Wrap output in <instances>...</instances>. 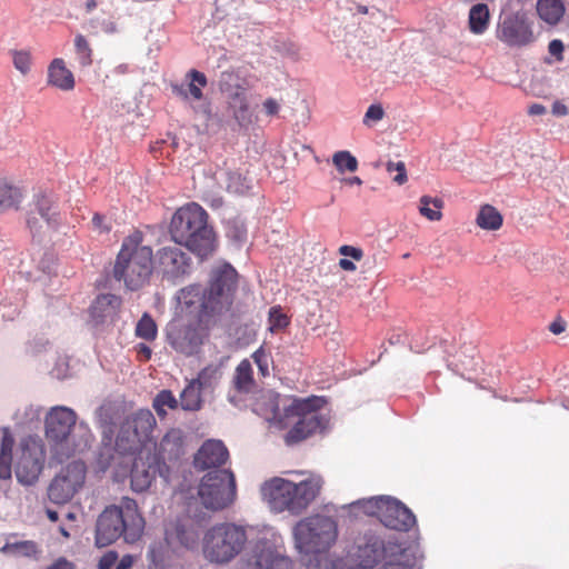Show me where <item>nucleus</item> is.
<instances>
[{
	"label": "nucleus",
	"mask_w": 569,
	"mask_h": 569,
	"mask_svg": "<svg viewBox=\"0 0 569 569\" xmlns=\"http://www.w3.org/2000/svg\"><path fill=\"white\" fill-rule=\"evenodd\" d=\"M549 330L553 335H560L566 330V321L562 318H557L549 325Z\"/></svg>",
	"instance_id": "4d7b16f0"
},
{
	"label": "nucleus",
	"mask_w": 569,
	"mask_h": 569,
	"mask_svg": "<svg viewBox=\"0 0 569 569\" xmlns=\"http://www.w3.org/2000/svg\"><path fill=\"white\" fill-rule=\"evenodd\" d=\"M37 214L51 228H56L60 223V212L57 202L52 197L40 193L34 199L33 209H31L27 223L32 232H38L41 224Z\"/></svg>",
	"instance_id": "a211bd4d"
},
{
	"label": "nucleus",
	"mask_w": 569,
	"mask_h": 569,
	"mask_svg": "<svg viewBox=\"0 0 569 569\" xmlns=\"http://www.w3.org/2000/svg\"><path fill=\"white\" fill-rule=\"evenodd\" d=\"M297 549L303 553L327 551L337 539V523L330 517L316 515L300 520L293 528Z\"/></svg>",
	"instance_id": "1a4fd4ad"
},
{
	"label": "nucleus",
	"mask_w": 569,
	"mask_h": 569,
	"mask_svg": "<svg viewBox=\"0 0 569 569\" xmlns=\"http://www.w3.org/2000/svg\"><path fill=\"white\" fill-rule=\"evenodd\" d=\"M77 413L64 406L52 407L44 418V437L52 457L62 462L90 448L92 435L77 427Z\"/></svg>",
	"instance_id": "7ed1b4c3"
},
{
	"label": "nucleus",
	"mask_w": 569,
	"mask_h": 569,
	"mask_svg": "<svg viewBox=\"0 0 569 569\" xmlns=\"http://www.w3.org/2000/svg\"><path fill=\"white\" fill-rule=\"evenodd\" d=\"M361 505L366 513L377 517L387 528L408 531L416 525L412 511L395 498L372 497Z\"/></svg>",
	"instance_id": "ddd939ff"
},
{
	"label": "nucleus",
	"mask_w": 569,
	"mask_h": 569,
	"mask_svg": "<svg viewBox=\"0 0 569 569\" xmlns=\"http://www.w3.org/2000/svg\"><path fill=\"white\" fill-rule=\"evenodd\" d=\"M207 220L208 214L202 207L189 203L173 214L170 234L176 243L186 246L200 258H206L216 248L214 233Z\"/></svg>",
	"instance_id": "423d86ee"
},
{
	"label": "nucleus",
	"mask_w": 569,
	"mask_h": 569,
	"mask_svg": "<svg viewBox=\"0 0 569 569\" xmlns=\"http://www.w3.org/2000/svg\"><path fill=\"white\" fill-rule=\"evenodd\" d=\"M228 233L237 241H243L247 237V229L243 223L233 222L229 227Z\"/></svg>",
	"instance_id": "3c124183"
},
{
	"label": "nucleus",
	"mask_w": 569,
	"mask_h": 569,
	"mask_svg": "<svg viewBox=\"0 0 569 569\" xmlns=\"http://www.w3.org/2000/svg\"><path fill=\"white\" fill-rule=\"evenodd\" d=\"M136 335L147 341H153L157 338L158 328L149 313H143L138 321L136 326Z\"/></svg>",
	"instance_id": "58836bf2"
},
{
	"label": "nucleus",
	"mask_w": 569,
	"mask_h": 569,
	"mask_svg": "<svg viewBox=\"0 0 569 569\" xmlns=\"http://www.w3.org/2000/svg\"><path fill=\"white\" fill-rule=\"evenodd\" d=\"M154 479V471L141 460H134L130 473L131 488L137 492L147 490Z\"/></svg>",
	"instance_id": "c85d7f7f"
},
{
	"label": "nucleus",
	"mask_w": 569,
	"mask_h": 569,
	"mask_svg": "<svg viewBox=\"0 0 569 569\" xmlns=\"http://www.w3.org/2000/svg\"><path fill=\"white\" fill-rule=\"evenodd\" d=\"M97 8V1L96 0H87L86 2V9L88 12L92 11Z\"/></svg>",
	"instance_id": "774afa93"
},
{
	"label": "nucleus",
	"mask_w": 569,
	"mask_h": 569,
	"mask_svg": "<svg viewBox=\"0 0 569 569\" xmlns=\"http://www.w3.org/2000/svg\"><path fill=\"white\" fill-rule=\"evenodd\" d=\"M229 104L233 118L240 127L247 128L253 122V114L243 87L238 86L236 91L229 96Z\"/></svg>",
	"instance_id": "4be33fe9"
},
{
	"label": "nucleus",
	"mask_w": 569,
	"mask_h": 569,
	"mask_svg": "<svg viewBox=\"0 0 569 569\" xmlns=\"http://www.w3.org/2000/svg\"><path fill=\"white\" fill-rule=\"evenodd\" d=\"M44 447L38 437L28 436L21 439L16 465V477L22 485H33L44 465Z\"/></svg>",
	"instance_id": "2eb2a0df"
},
{
	"label": "nucleus",
	"mask_w": 569,
	"mask_h": 569,
	"mask_svg": "<svg viewBox=\"0 0 569 569\" xmlns=\"http://www.w3.org/2000/svg\"><path fill=\"white\" fill-rule=\"evenodd\" d=\"M233 385L239 392L248 393L253 389V372L251 363L248 359H243L237 366L233 377Z\"/></svg>",
	"instance_id": "2f4dec72"
},
{
	"label": "nucleus",
	"mask_w": 569,
	"mask_h": 569,
	"mask_svg": "<svg viewBox=\"0 0 569 569\" xmlns=\"http://www.w3.org/2000/svg\"><path fill=\"white\" fill-rule=\"evenodd\" d=\"M529 113L532 116H540L546 113V107L540 103H535L529 108Z\"/></svg>",
	"instance_id": "e2e57ef3"
},
{
	"label": "nucleus",
	"mask_w": 569,
	"mask_h": 569,
	"mask_svg": "<svg viewBox=\"0 0 569 569\" xmlns=\"http://www.w3.org/2000/svg\"><path fill=\"white\" fill-rule=\"evenodd\" d=\"M349 561L359 569H421L418 547L405 546L395 539L383 540L365 535L349 551Z\"/></svg>",
	"instance_id": "f03ea898"
},
{
	"label": "nucleus",
	"mask_w": 569,
	"mask_h": 569,
	"mask_svg": "<svg viewBox=\"0 0 569 569\" xmlns=\"http://www.w3.org/2000/svg\"><path fill=\"white\" fill-rule=\"evenodd\" d=\"M158 268L168 279H177L189 273L190 257L177 246H167L157 252Z\"/></svg>",
	"instance_id": "f3484780"
},
{
	"label": "nucleus",
	"mask_w": 569,
	"mask_h": 569,
	"mask_svg": "<svg viewBox=\"0 0 569 569\" xmlns=\"http://www.w3.org/2000/svg\"><path fill=\"white\" fill-rule=\"evenodd\" d=\"M157 426L156 418L149 409H140L129 416L121 425L116 439V447L123 453H134L152 439Z\"/></svg>",
	"instance_id": "f8f14e48"
},
{
	"label": "nucleus",
	"mask_w": 569,
	"mask_h": 569,
	"mask_svg": "<svg viewBox=\"0 0 569 569\" xmlns=\"http://www.w3.org/2000/svg\"><path fill=\"white\" fill-rule=\"evenodd\" d=\"M133 558L130 555L123 556L116 569H129L132 567Z\"/></svg>",
	"instance_id": "052dcab7"
},
{
	"label": "nucleus",
	"mask_w": 569,
	"mask_h": 569,
	"mask_svg": "<svg viewBox=\"0 0 569 569\" xmlns=\"http://www.w3.org/2000/svg\"><path fill=\"white\" fill-rule=\"evenodd\" d=\"M332 163L341 173L345 171L355 172L358 169V160L349 151H337L332 156Z\"/></svg>",
	"instance_id": "a19ab883"
},
{
	"label": "nucleus",
	"mask_w": 569,
	"mask_h": 569,
	"mask_svg": "<svg viewBox=\"0 0 569 569\" xmlns=\"http://www.w3.org/2000/svg\"><path fill=\"white\" fill-rule=\"evenodd\" d=\"M252 359L261 375L263 377L268 376L270 355L263 349V347H260L252 353Z\"/></svg>",
	"instance_id": "a18cd8bd"
},
{
	"label": "nucleus",
	"mask_w": 569,
	"mask_h": 569,
	"mask_svg": "<svg viewBox=\"0 0 569 569\" xmlns=\"http://www.w3.org/2000/svg\"><path fill=\"white\" fill-rule=\"evenodd\" d=\"M322 487L320 477H309L300 482L273 477L260 487L262 500L274 512L289 511L300 515L318 497Z\"/></svg>",
	"instance_id": "39448f33"
},
{
	"label": "nucleus",
	"mask_w": 569,
	"mask_h": 569,
	"mask_svg": "<svg viewBox=\"0 0 569 569\" xmlns=\"http://www.w3.org/2000/svg\"><path fill=\"white\" fill-rule=\"evenodd\" d=\"M12 63L14 68L22 74L27 76L31 71L32 54L29 50H12Z\"/></svg>",
	"instance_id": "79ce46f5"
},
{
	"label": "nucleus",
	"mask_w": 569,
	"mask_h": 569,
	"mask_svg": "<svg viewBox=\"0 0 569 569\" xmlns=\"http://www.w3.org/2000/svg\"><path fill=\"white\" fill-rule=\"evenodd\" d=\"M137 356L140 361H148L151 358L152 351L146 343H138L136 347Z\"/></svg>",
	"instance_id": "6e6d98bb"
},
{
	"label": "nucleus",
	"mask_w": 569,
	"mask_h": 569,
	"mask_svg": "<svg viewBox=\"0 0 569 569\" xmlns=\"http://www.w3.org/2000/svg\"><path fill=\"white\" fill-rule=\"evenodd\" d=\"M152 249L142 244V233L134 231L122 241L112 269L113 278L123 281L130 290L140 289L152 273Z\"/></svg>",
	"instance_id": "0eeeda50"
},
{
	"label": "nucleus",
	"mask_w": 569,
	"mask_h": 569,
	"mask_svg": "<svg viewBox=\"0 0 569 569\" xmlns=\"http://www.w3.org/2000/svg\"><path fill=\"white\" fill-rule=\"evenodd\" d=\"M92 224L94 230L100 233H108L111 230V223L107 222V218L100 213H94L92 217Z\"/></svg>",
	"instance_id": "8fccbe9b"
},
{
	"label": "nucleus",
	"mask_w": 569,
	"mask_h": 569,
	"mask_svg": "<svg viewBox=\"0 0 569 569\" xmlns=\"http://www.w3.org/2000/svg\"><path fill=\"white\" fill-rule=\"evenodd\" d=\"M186 78L189 80L188 87L173 86V92L183 100H188L189 98H192L193 100H201L203 97L202 89L208 83L206 74L196 69H191L187 73Z\"/></svg>",
	"instance_id": "5701e85b"
},
{
	"label": "nucleus",
	"mask_w": 569,
	"mask_h": 569,
	"mask_svg": "<svg viewBox=\"0 0 569 569\" xmlns=\"http://www.w3.org/2000/svg\"><path fill=\"white\" fill-rule=\"evenodd\" d=\"M490 23V11L486 3H477L469 10L468 27L471 33L482 34Z\"/></svg>",
	"instance_id": "cd10ccee"
},
{
	"label": "nucleus",
	"mask_w": 569,
	"mask_h": 569,
	"mask_svg": "<svg viewBox=\"0 0 569 569\" xmlns=\"http://www.w3.org/2000/svg\"><path fill=\"white\" fill-rule=\"evenodd\" d=\"M476 223L483 230L496 231L501 228L503 218L497 208L491 204H483L479 209Z\"/></svg>",
	"instance_id": "c756f323"
},
{
	"label": "nucleus",
	"mask_w": 569,
	"mask_h": 569,
	"mask_svg": "<svg viewBox=\"0 0 569 569\" xmlns=\"http://www.w3.org/2000/svg\"><path fill=\"white\" fill-rule=\"evenodd\" d=\"M251 569H292V561L270 551L260 553Z\"/></svg>",
	"instance_id": "473e14b6"
},
{
	"label": "nucleus",
	"mask_w": 569,
	"mask_h": 569,
	"mask_svg": "<svg viewBox=\"0 0 569 569\" xmlns=\"http://www.w3.org/2000/svg\"><path fill=\"white\" fill-rule=\"evenodd\" d=\"M563 43L559 39H553L549 42L548 50L549 53L557 58V60L561 61L563 59L562 52H563Z\"/></svg>",
	"instance_id": "864d4df0"
},
{
	"label": "nucleus",
	"mask_w": 569,
	"mask_h": 569,
	"mask_svg": "<svg viewBox=\"0 0 569 569\" xmlns=\"http://www.w3.org/2000/svg\"><path fill=\"white\" fill-rule=\"evenodd\" d=\"M201 405V388L191 380L180 395V406L183 410L197 411Z\"/></svg>",
	"instance_id": "f704fd0d"
},
{
	"label": "nucleus",
	"mask_w": 569,
	"mask_h": 569,
	"mask_svg": "<svg viewBox=\"0 0 569 569\" xmlns=\"http://www.w3.org/2000/svg\"><path fill=\"white\" fill-rule=\"evenodd\" d=\"M248 542L247 528L234 522L211 526L202 537V555L216 565H226L237 558Z\"/></svg>",
	"instance_id": "6e6552de"
},
{
	"label": "nucleus",
	"mask_w": 569,
	"mask_h": 569,
	"mask_svg": "<svg viewBox=\"0 0 569 569\" xmlns=\"http://www.w3.org/2000/svg\"><path fill=\"white\" fill-rule=\"evenodd\" d=\"M443 206L441 198L422 196L419 200V213L430 221H439L442 218Z\"/></svg>",
	"instance_id": "72a5a7b5"
},
{
	"label": "nucleus",
	"mask_w": 569,
	"mask_h": 569,
	"mask_svg": "<svg viewBox=\"0 0 569 569\" xmlns=\"http://www.w3.org/2000/svg\"><path fill=\"white\" fill-rule=\"evenodd\" d=\"M179 401L170 390H161L153 399L152 406L159 417L163 418L167 415L166 407L169 409H177Z\"/></svg>",
	"instance_id": "4c0bfd02"
},
{
	"label": "nucleus",
	"mask_w": 569,
	"mask_h": 569,
	"mask_svg": "<svg viewBox=\"0 0 569 569\" xmlns=\"http://www.w3.org/2000/svg\"><path fill=\"white\" fill-rule=\"evenodd\" d=\"M87 467L81 460H73L63 467L49 483L47 495L51 502L64 505L83 487Z\"/></svg>",
	"instance_id": "4468645a"
},
{
	"label": "nucleus",
	"mask_w": 569,
	"mask_h": 569,
	"mask_svg": "<svg viewBox=\"0 0 569 569\" xmlns=\"http://www.w3.org/2000/svg\"><path fill=\"white\" fill-rule=\"evenodd\" d=\"M386 169H387V171L390 174L396 172V174L392 177V180L397 184L402 186L403 183L407 182L408 177H407V170H406L405 162H402V161H398V162L389 161V162H387Z\"/></svg>",
	"instance_id": "c03bdc74"
},
{
	"label": "nucleus",
	"mask_w": 569,
	"mask_h": 569,
	"mask_svg": "<svg viewBox=\"0 0 569 569\" xmlns=\"http://www.w3.org/2000/svg\"><path fill=\"white\" fill-rule=\"evenodd\" d=\"M552 113L556 116H566L568 113V108L560 101H556L552 104Z\"/></svg>",
	"instance_id": "bf43d9fd"
},
{
	"label": "nucleus",
	"mask_w": 569,
	"mask_h": 569,
	"mask_svg": "<svg viewBox=\"0 0 569 569\" xmlns=\"http://www.w3.org/2000/svg\"><path fill=\"white\" fill-rule=\"evenodd\" d=\"M120 306V297L113 293H102L93 300L90 312L94 319H104L114 315Z\"/></svg>",
	"instance_id": "a878e982"
},
{
	"label": "nucleus",
	"mask_w": 569,
	"mask_h": 569,
	"mask_svg": "<svg viewBox=\"0 0 569 569\" xmlns=\"http://www.w3.org/2000/svg\"><path fill=\"white\" fill-rule=\"evenodd\" d=\"M148 558L150 560V569H162L163 568V559H162V546L154 545L150 548L148 552Z\"/></svg>",
	"instance_id": "49530a36"
},
{
	"label": "nucleus",
	"mask_w": 569,
	"mask_h": 569,
	"mask_svg": "<svg viewBox=\"0 0 569 569\" xmlns=\"http://www.w3.org/2000/svg\"><path fill=\"white\" fill-rule=\"evenodd\" d=\"M339 267L345 271H355L357 269L356 264L347 258L339 260Z\"/></svg>",
	"instance_id": "680f3d73"
},
{
	"label": "nucleus",
	"mask_w": 569,
	"mask_h": 569,
	"mask_svg": "<svg viewBox=\"0 0 569 569\" xmlns=\"http://www.w3.org/2000/svg\"><path fill=\"white\" fill-rule=\"evenodd\" d=\"M198 539L199 533L192 525L186 526L177 522L172 527L166 529V541L168 543L177 541L181 546L192 549L197 546Z\"/></svg>",
	"instance_id": "b1692460"
},
{
	"label": "nucleus",
	"mask_w": 569,
	"mask_h": 569,
	"mask_svg": "<svg viewBox=\"0 0 569 569\" xmlns=\"http://www.w3.org/2000/svg\"><path fill=\"white\" fill-rule=\"evenodd\" d=\"M496 38L508 47H526L535 41L532 23L523 12L505 13L497 24Z\"/></svg>",
	"instance_id": "dca6fc26"
},
{
	"label": "nucleus",
	"mask_w": 569,
	"mask_h": 569,
	"mask_svg": "<svg viewBox=\"0 0 569 569\" xmlns=\"http://www.w3.org/2000/svg\"><path fill=\"white\" fill-rule=\"evenodd\" d=\"M237 286L238 273L226 263L211 270L208 287L193 283L180 289L179 303L198 319L199 325L170 322L167 329L169 345L184 356L197 353L206 337L200 325L216 322L231 310Z\"/></svg>",
	"instance_id": "f257e3e1"
},
{
	"label": "nucleus",
	"mask_w": 569,
	"mask_h": 569,
	"mask_svg": "<svg viewBox=\"0 0 569 569\" xmlns=\"http://www.w3.org/2000/svg\"><path fill=\"white\" fill-rule=\"evenodd\" d=\"M385 116L383 108L380 104H371L363 117V123L369 124L370 121H380Z\"/></svg>",
	"instance_id": "de8ad7c7"
},
{
	"label": "nucleus",
	"mask_w": 569,
	"mask_h": 569,
	"mask_svg": "<svg viewBox=\"0 0 569 569\" xmlns=\"http://www.w3.org/2000/svg\"><path fill=\"white\" fill-rule=\"evenodd\" d=\"M46 569H74V566L67 559L60 558Z\"/></svg>",
	"instance_id": "13d9d810"
},
{
	"label": "nucleus",
	"mask_w": 569,
	"mask_h": 569,
	"mask_svg": "<svg viewBox=\"0 0 569 569\" xmlns=\"http://www.w3.org/2000/svg\"><path fill=\"white\" fill-rule=\"evenodd\" d=\"M325 402L323 398L320 397L293 400L288 408V415L298 417V421L288 431L286 436L287 443L302 441L316 431L325 428L327 421L323 416L318 412V410L323 407Z\"/></svg>",
	"instance_id": "9d476101"
},
{
	"label": "nucleus",
	"mask_w": 569,
	"mask_h": 569,
	"mask_svg": "<svg viewBox=\"0 0 569 569\" xmlns=\"http://www.w3.org/2000/svg\"><path fill=\"white\" fill-rule=\"evenodd\" d=\"M269 330L274 332L284 329L289 325V318L281 310L280 306L271 307L269 310Z\"/></svg>",
	"instance_id": "37998d69"
},
{
	"label": "nucleus",
	"mask_w": 569,
	"mask_h": 569,
	"mask_svg": "<svg viewBox=\"0 0 569 569\" xmlns=\"http://www.w3.org/2000/svg\"><path fill=\"white\" fill-rule=\"evenodd\" d=\"M118 560V555L114 551H108L99 560V569H111Z\"/></svg>",
	"instance_id": "603ef678"
},
{
	"label": "nucleus",
	"mask_w": 569,
	"mask_h": 569,
	"mask_svg": "<svg viewBox=\"0 0 569 569\" xmlns=\"http://www.w3.org/2000/svg\"><path fill=\"white\" fill-rule=\"evenodd\" d=\"M14 438L8 427L0 428V478L10 479Z\"/></svg>",
	"instance_id": "393cba45"
},
{
	"label": "nucleus",
	"mask_w": 569,
	"mask_h": 569,
	"mask_svg": "<svg viewBox=\"0 0 569 569\" xmlns=\"http://www.w3.org/2000/svg\"><path fill=\"white\" fill-rule=\"evenodd\" d=\"M198 495L202 505L210 510H222L236 498V479L230 470H214L206 473L199 485Z\"/></svg>",
	"instance_id": "9b49d317"
},
{
	"label": "nucleus",
	"mask_w": 569,
	"mask_h": 569,
	"mask_svg": "<svg viewBox=\"0 0 569 569\" xmlns=\"http://www.w3.org/2000/svg\"><path fill=\"white\" fill-rule=\"evenodd\" d=\"M74 54L76 59L81 68H87L93 62V50L87 40V38L78 33L74 37Z\"/></svg>",
	"instance_id": "c9c22d12"
},
{
	"label": "nucleus",
	"mask_w": 569,
	"mask_h": 569,
	"mask_svg": "<svg viewBox=\"0 0 569 569\" xmlns=\"http://www.w3.org/2000/svg\"><path fill=\"white\" fill-rule=\"evenodd\" d=\"M339 253L343 257H350L356 261H360L363 258L362 249L349 244L341 246Z\"/></svg>",
	"instance_id": "09e8293b"
},
{
	"label": "nucleus",
	"mask_w": 569,
	"mask_h": 569,
	"mask_svg": "<svg viewBox=\"0 0 569 569\" xmlns=\"http://www.w3.org/2000/svg\"><path fill=\"white\" fill-rule=\"evenodd\" d=\"M221 377V372L217 366H208L203 368L199 373L194 381L201 390L212 389L219 381Z\"/></svg>",
	"instance_id": "ea45409f"
},
{
	"label": "nucleus",
	"mask_w": 569,
	"mask_h": 569,
	"mask_svg": "<svg viewBox=\"0 0 569 569\" xmlns=\"http://www.w3.org/2000/svg\"><path fill=\"white\" fill-rule=\"evenodd\" d=\"M0 551L3 555L32 557L38 552V549L33 541L26 540L7 542L0 548Z\"/></svg>",
	"instance_id": "e433bc0d"
},
{
	"label": "nucleus",
	"mask_w": 569,
	"mask_h": 569,
	"mask_svg": "<svg viewBox=\"0 0 569 569\" xmlns=\"http://www.w3.org/2000/svg\"><path fill=\"white\" fill-rule=\"evenodd\" d=\"M229 451L220 440H207L194 456V467L199 470L218 468L227 462Z\"/></svg>",
	"instance_id": "6ab92c4d"
},
{
	"label": "nucleus",
	"mask_w": 569,
	"mask_h": 569,
	"mask_svg": "<svg viewBox=\"0 0 569 569\" xmlns=\"http://www.w3.org/2000/svg\"><path fill=\"white\" fill-rule=\"evenodd\" d=\"M318 567L319 569H336L335 565L328 560L320 561Z\"/></svg>",
	"instance_id": "69168bd1"
},
{
	"label": "nucleus",
	"mask_w": 569,
	"mask_h": 569,
	"mask_svg": "<svg viewBox=\"0 0 569 569\" xmlns=\"http://www.w3.org/2000/svg\"><path fill=\"white\" fill-rule=\"evenodd\" d=\"M536 8L539 18L550 26L558 24L566 12L563 0H538Z\"/></svg>",
	"instance_id": "bb28decb"
},
{
	"label": "nucleus",
	"mask_w": 569,
	"mask_h": 569,
	"mask_svg": "<svg viewBox=\"0 0 569 569\" xmlns=\"http://www.w3.org/2000/svg\"><path fill=\"white\" fill-rule=\"evenodd\" d=\"M21 200V190L7 180L0 179V213L17 209Z\"/></svg>",
	"instance_id": "7c9ffc66"
},
{
	"label": "nucleus",
	"mask_w": 569,
	"mask_h": 569,
	"mask_svg": "<svg viewBox=\"0 0 569 569\" xmlns=\"http://www.w3.org/2000/svg\"><path fill=\"white\" fill-rule=\"evenodd\" d=\"M183 432L180 429H171L161 439L158 455L163 461L178 460L184 452Z\"/></svg>",
	"instance_id": "412c9836"
},
{
	"label": "nucleus",
	"mask_w": 569,
	"mask_h": 569,
	"mask_svg": "<svg viewBox=\"0 0 569 569\" xmlns=\"http://www.w3.org/2000/svg\"><path fill=\"white\" fill-rule=\"evenodd\" d=\"M47 516L51 521H57L59 519L58 512L51 509L47 510Z\"/></svg>",
	"instance_id": "338daca9"
},
{
	"label": "nucleus",
	"mask_w": 569,
	"mask_h": 569,
	"mask_svg": "<svg viewBox=\"0 0 569 569\" xmlns=\"http://www.w3.org/2000/svg\"><path fill=\"white\" fill-rule=\"evenodd\" d=\"M263 110L267 116H276L279 113L280 104L273 98H268L262 103Z\"/></svg>",
	"instance_id": "5fc2aeb1"
},
{
	"label": "nucleus",
	"mask_w": 569,
	"mask_h": 569,
	"mask_svg": "<svg viewBox=\"0 0 569 569\" xmlns=\"http://www.w3.org/2000/svg\"><path fill=\"white\" fill-rule=\"evenodd\" d=\"M47 83L61 91H71L74 89L76 80L73 73L67 68L62 58H54L49 63Z\"/></svg>",
	"instance_id": "aec40b11"
},
{
	"label": "nucleus",
	"mask_w": 569,
	"mask_h": 569,
	"mask_svg": "<svg viewBox=\"0 0 569 569\" xmlns=\"http://www.w3.org/2000/svg\"><path fill=\"white\" fill-rule=\"evenodd\" d=\"M342 181L349 186H353V184L361 186L362 184V180L357 176H353L350 178H345Z\"/></svg>",
	"instance_id": "0e129e2a"
},
{
	"label": "nucleus",
	"mask_w": 569,
	"mask_h": 569,
	"mask_svg": "<svg viewBox=\"0 0 569 569\" xmlns=\"http://www.w3.org/2000/svg\"><path fill=\"white\" fill-rule=\"evenodd\" d=\"M144 530V519L134 499L124 497L120 506L107 507L96 525V546L103 548L123 537L128 543L138 541Z\"/></svg>",
	"instance_id": "20e7f679"
}]
</instances>
